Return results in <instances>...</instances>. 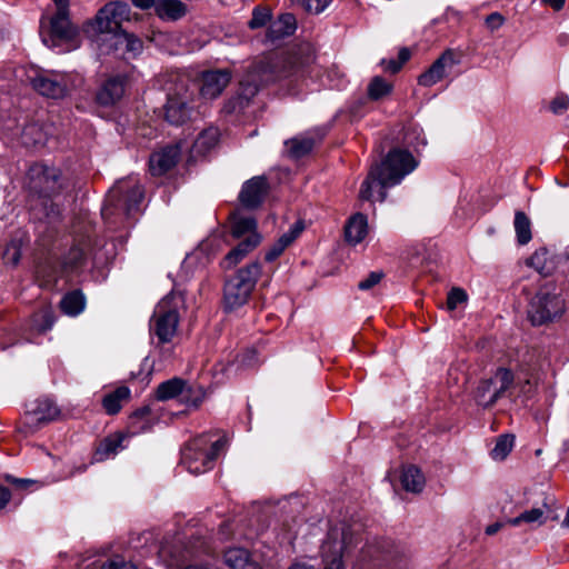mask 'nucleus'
<instances>
[{"label": "nucleus", "mask_w": 569, "mask_h": 569, "mask_svg": "<svg viewBox=\"0 0 569 569\" xmlns=\"http://www.w3.org/2000/svg\"><path fill=\"white\" fill-rule=\"evenodd\" d=\"M346 532H342V540H332L331 533L321 547L323 569H345L342 551L346 548Z\"/></svg>", "instance_id": "nucleus-22"}, {"label": "nucleus", "mask_w": 569, "mask_h": 569, "mask_svg": "<svg viewBox=\"0 0 569 569\" xmlns=\"http://www.w3.org/2000/svg\"><path fill=\"white\" fill-rule=\"evenodd\" d=\"M60 415V409L50 399L43 398L36 402L34 408L28 410L26 420L27 426L37 428L39 425L56 420Z\"/></svg>", "instance_id": "nucleus-21"}, {"label": "nucleus", "mask_w": 569, "mask_h": 569, "mask_svg": "<svg viewBox=\"0 0 569 569\" xmlns=\"http://www.w3.org/2000/svg\"><path fill=\"white\" fill-rule=\"evenodd\" d=\"M297 20L292 13H282L276 20L270 22L266 38L270 42H276L295 33Z\"/></svg>", "instance_id": "nucleus-24"}, {"label": "nucleus", "mask_w": 569, "mask_h": 569, "mask_svg": "<svg viewBox=\"0 0 569 569\" xmlns=\"http://www.w3.org/2000/svg\"><path fill=\"white\" fill-rule=\"evenodd\" d=\"M154 13L164 21H177L187 13V6L180 0H158Z\"/></svg>", "instance_id": "nucleus-29"}, {"label": "nucleus", "mask_w": 569, "mask_h": 569, "mask_svg": "<svg viewBox=\"0 0 569 569\" xmlns=\"http://www.w3.org/2000/svg\"><path fill=\"white\" fill-rule=\"evenodd\" d=\"M368 233V220L362 213H356L349 218L345 227L346 241L351 244L360 243Z\"/></svg>", "instance_id": "nucleus-27"}, {"label": "nucleus", "mask_w": 569, "mask_h": 569, "mask_svg": "<svg viewBox=\"0 0 569 569\" xmlns=\"http://www.w3.org/2000/svg\"><path fill=\"white\" fill-rule=\"evenodd\" d=\"M127 87L128 76H110L97 89L94 101L101 107H112L123 98Z\"/></svg>", "instance_id": "nucleus-16"}, {"label": "nucleus", "mask_w": 569, "mask_h": 569, "mask_svg": "<svg viewBox=\"0 0 569 569\" xmlns=\"http://www.w3.org/2000/svg\"><path fill=\"white\" fill-rule=\"evenodd\" d=\"M513 447V436L510 435H501L498 437L497 442L491 450V457L495 460L505 459L511 451Z\"/></svg>", "instance_id": "nucleus-43"}, {"label": "nucleus", "mask_w": 569, "mask_h": 569, "mask_svg": "<svg viewBox=\"0 0 569 569\" xmlns=\"http://www.w3.org/2000/svg\"><path fill=\"white\" fill-rule=\"evenodd\" d=\"M156 422L151 409L148 406L141 407L133 411L128 421V428L132 435L148 432Z\"/></svg>", "instance_id": "nucleus-28"}, {"label": "nucleus", "mask_w": 569, "mask_h": 569, "mask_svg": "<svg viewBox=\"0 0 569 569\" xmlns=\"http://www.w3.org/2000/svg\"><path fill=\"white\" fill-rule=\"evenodd\" d=\"M11 498V493L8 488L0 485V509L4 508Z\"/></svg>", "instance_id": "nucleus-56"}, {"label": "nucleus", "mask_w": 569, "mask_h": 569, "mask_svg": "<svg viewBox=\"0 0 569 569\" xmlns=\"http://www.w3.org/2000/svg\"><path fill=\"white\" fill-rule=\"evenodd\" d=\"M181 151L178 146H167L159 151L151 153L149 170L152 176H162L177 166Z\"/></svg>", "instance_id": "nucleus-19"}, {"label": "nucleus", "mask_w": 569, "mask_h": 569, "mask_svg": "<svg viewBox=\"0 0 569 569\" xmlns=\"http://www.w3.org/2000/svg\"><path fill=\"white\" fill-rule=\"evenodd\" d=\"M289 569H315V567L303 562H295L289 567Z\"/></svg>", "instance_id": "nucleus-62"}, {"label": "nucleus", "mask_w": 569, "mask_h": 569, "mask_svg": "<svg viewBox=\"0 0 569 569\" xmlns=\"http://www.w3.org/2000/svg\"><path fill=\"white\" fill-rule=\"evenodd\" d=\"M503 17L498 12L489 14L486 19L487 27L492 31L499 29L503 24Z\"/></svg>", "instance_id": "nucleus-52"}, {"label": "nucleus", "mask_w": 569, "mask_h": 569, "mask_svg": "<svg viewBox=\"0 0 569 569\" xmlns=\"http://www.w3.org/2000/svg\"><path fill=\"white\" fill-rule=\"evenodd\" d=\"M303 9L309 13L318 14L322 12L331 0H299Z\"/></svg>", "instance_id": "nucleus-49"}, {"label": "nucleus", "mask_w": 569, "mask_h": 569, "mask_svg": "<svg viewBox=\"0 0 569 569\" xmlns=\"http://www.w3.org/2000/svg\"><path fill=\"white\" fill-rule=\"evenodd\" d=\"M271 10L267 7H256L252 11V18L248 22L250 29L264 27L271 20Z\"/></svg>", "instance_id": "nucleus-46"}, {"label": "nucleus", "mask_w": 569, "mask_h": 569, "mask_svg": "<svg viewBox=\"0 0 569 569\" xmlns=\"http://www.w3.org/2000/svg\"><path fill=\"white\" fill-rule=\"evenodd\" d=\"M118 36L123 38V41L126 43V50L128 52H131L133 54L141 52L143 44H142V41L138 37H136L132 33H129L124 30L122 32H120V34H118Z\"/></svg>", "instance_id": "nucleus-47"}, {"label": "nucleus", "mask_w": 569, "mask_h": 569, "mask_svg": "<svg viewBox=\"0 0 569 569\" xmlns=\"http://www.w3.org/2000/svg\"><path fill=\"white\" fill-rule=\"evenodd\" d=\"M206 390L202 386L197 383H187L184 380V387L181 396V401L189 407L198 408L206 398Z\"/></svg>", "instance_id": "nucleus-38"}, {"label": "nucleus", "mask_w": 569, "mask_h": 569, "mask_svg": "<svg viewBox=\"0 0 569 569\" xmlns=\"http://www.w3.org/2000/svg\"><path fill=\"white\" fill-rule=\"evenodd\" d=\"M261 272V263L253 261L240 268L233 276L226 280L223 287V307L227 311L236 310L249 301Z\"/></svg>", "instance_id": "nucleus-7"}, {"label": "nucleus", "mask_w": 569, "mask_h": 569, "mask_svg": "<svg viewBox=\"0 0 569 569\" xmlns=\"http://www.w3.org/2000/svg\"><path fill=\"white\" fill-rule=\"evenodd\" d=\"M42 41L58 52L71 51L80 46L79 30L70 21L69 13L56 12L49 19V31L42 33Z\"/></svg>", "instance_id": "nucleus-9"}, {"label": "nucleus", "mask_w": 569, "mask_h": 569, "mask_svg": "<svg viewBox=\"0 0 569 569\" xmlns=\"http://www.w3.org/2000/svg\"><path fill=\"white\" fill-rule=\"evenodd\" d=\"M230 234L233 239L242 240L251 234H260L257 231V220L252 217L232 216L230 220Z\"/></svg>", "instance_id": "nucleus-30"}, {"label": "nucleus", "mask_w": 569, "mask_h": 569, "mask_svg": "<svg viewBox=\"0 0 569 569\" xmlns=\"http://www.w3.org/2000/svg\"><path fill=\"white\" fill-rule=\"evenodd\" d=\"M226 437L213 440L211 435L198 436L183 448L181 462L190 473H203L213 468L216 459L226 450Z\"/></svg>", "instance_id": "nucleus-5"}, {"label": "nucleus", "mask_w": 569, "mask_h": 569, "mask_svg": "<svg viewBox=\"0 0 569 569\" xmlns=\"http://www.w3.org/2000/svg\"><path fill=\"white\" fill-rule=\"evenodd\" d=\"M300 72L301 63L297 61L293 53L282 52L266 57L240 81L237 96L226 104L227 111L234 112L244 109L258 93L260 83L269 84L297 78Z\"/></svg>", "instance_id": "nucleus-1"}, {"label": "nucleus", "mask_w": 569, "mask_h": 569, "mask_svg": "<svg viewBox=\"0 0 569 569\" xmlns=\"http://www.w3.org/2000/svg\"><path fill=\"white\" fill-rule=\"evenodd\" d=\"M184 380L178 377L161 382L157 388V399L166 401L182 396Z\"/></svg>", "instance_id": "nucleus-37"}, {"label": "nucleus", "mask_w": 569, "mask_h": 569, "mask_svg": "<svg viewBox=\"0 0 569 569\" xmlns=\"http://www.w3.org/2000/svg\"><path fill=\"white\" fill-rule=\"evenodd\" d=\"M416 167L417 162L408 150L398 148L390 150L381 163L371 168L361 183L360 199L385 201L386 189L399 184Z\"/></svg>", "instance_id": "nucleus-2"}, {"label": "nucleus", "mask_w": 569, "mask_h": 569, "mask_svg": "<svg viewBox=\"0 0 569 569\" xmlns=\"http://www.w3.org/2000/svg\"><path fill=\"white\" fill-rule=\"evenodd\" d=\"M502 526H503V523H501V522L491 523L486 528V533L488 536H493L502 528Z\"/></svg>", "instance_id": "nucleus-61"}, {"label": "nucleus", "mask_w": 569, "mask_h": 569, "mask_svg": "<svg viewBox=\"0 0 569 569\" xmlns=\"http://www.w3.org/2000/svg\"><path fill=\"white\" fill-rule=\"evenodd\" d=\"M219 241H220V239L217 236H212L202 244V247L207 249L209 247L214 246Z\"/></svg>", "instance_id": "nucleus-63"}, {"label": "nucleus", "mask_w": 569, "mask_h": 569, "mask_svg": "<svg viewBox=\"0 0 569 569\" xmlns=\"http://www.w3.org/2000/svg\"><path fill=\"white\" fill-rule=\"evenodd\" d=\"M231 80V73L227 69L208 70L200 78L199 92L203 99H214L221 94Z\"/></svg>", "instance_id": "nucleus-18"}, {"label": "nucleus", "mask_w": 569, "mask_h": 569, "mask_svg": "<svg viewBox=\"0 0 569 569\" xmlns=\"http://www.w3.org/2000/svg\"><path fill=\"white\" fill-rule=\"evenodd\" d=\"M191 93L183 82L178 84L174 92H168L164 106V118L172 126H182L189 121L193 113Z\"/></svg>", "instance_id": "nucleus-13"}, {"label": "nucleus", "mask_w": 569, "mask_h": 569, "mask_svg": "<svg viewBox=\"0 0 569 569\" xmlns=\"http://www.w3.org/2000/svg\"><path fill=\"white\" fill-rule=\"evenodd\" d=\"M29 188L38 194L43 217L49 224H53L60 221L62 209L52 201V198L72 191L76 181L69 176H63L58 168L34 164L29 170Z\"/></svg>", "instance_id": "nucleus-3"}, {"label": "nucleus", "mask_w": 569, "mask_h": 569, "mask_svg": "<svg viewBox=\"0 0 569 569\" xmlns=\"http://www.w3.org/2000/svg\"><path fill=\"white\" fill-rule=\"evenodd\" d=\"M87 569H138L131 562H126L121 557H116L109 560H97L92 562Z\"/></svg>", "instance_id": "nucleus-45"}, {"label": "nucleus", "mask_w": 569, "mask_h": 569, "mask_svg": "<svg viewBox=\"0 0 569 569\" xmlns=\"http://www.w3.org/2000/svg\"><path fill=\"white\" fill-rule=\"evenodd\" d=\"M131 391L126 386H120L102 398V407L108 415H116L122 408V402L130 399Z\"/></svg>", "instance_id": "nucleus-33"}, {"label": "nucleus", "mask_w": 569, "mask_h": 569, "mask_svg": "<svg viewBox=\"0 0 569 569\" xmlns=\"http://www.w3.org/2000/svg\"><path fill=\"white\" fill-rule=\"evenodd\" d=\"M401 483L405 490L418 493L421 492L425 487V477L419 468L408 466L402 470Z\"/></svg>", "instance_id": "nucleus-34"}, {"label": "nucleus", "mask_w": 569, "mask_h": 569, "mask_svg": "<svg viewBox=\"0 0 569 569\" xmlns=\"http://www.w3.org/2000/svg\"><path fill=\"white\" fill-rule=\"evenodd\" d=\"M171 302V299H162L156 306L150 320V331L158 338L161 345L172 340L180 320L178 309Z\"/></svg>", "instance_id": "nucleus-11"}, {"label": "nucleus", "mask_w": 569, "mask_h": 569, "mask_svg": "<svg viewBox=\"0 0 569 569\" xmlns=\"http://www.w3.org/2000/svg\"><path fill=\"white\" fill-rule=\"evenodd\" d=\"M32 87L41 96L51 99H61L70 90V77L67 73L56 71L39 72L31 80Z\"/></svg>", "instance_id": "nucleus-14"}, {"label": "nucleus", "mask_w": 569, "mask_h": 569, "mask_svg": "<svg viewBox=\"0 0 569 569\" xmlns=\"http://www.w3.org/2000/svg\"><path fill=\"white\" fill-rule=\"evenodd\" d=\"M57 6V12L69 13L70 0H53Z\"/></svg>", "instance_id": "nucleus-58"}, {"label": "nucleus", "mask_w": 569, "mask_h": 569, "mask_svg": "<svg viewBox=\"0 0 569 569\" xmlns=\"http://www.w3.org/2000/svg\"><path fill=\"white\" fill-rule=\"evenodd\" d=\"M468 299L467 292L461 288H452L447 296L448 309L453 310Z\"/></svg>", "instance_id": "nucleus-48"}, {"label": "nucleus", "mask_w": 569, "mask_h": 569, "mask_svg": "<svg viewBox=\"0 0 569 569\" xmlns=\"http://www.w3.org/2000/svg\"><path fill=\"white\" fill-rule=\"evenodd\" d=\"M269 189L268 179L264 176H256L242 184L238 200L242 207L256 209L262 204Z\"/></svg>", "instance_id": "nucleus-17"}, {"label": "nucleus", "mask_w": 569, "mask_h": 569, "mask_svg": "<svg viewBox=\"0 0 569 569\" xmlns=\"http://www.w3.org/2000/svg\"><path fill=\"white\" fill-rule=\"evenodd\" d=\"M383 278L382 271H372L370 272L367 278L359 281L358 288L359 290L367 291L377 286L381 279Z\"/></svg>", "instance_id": "nucleus-50"}, {"label": "nucleus", "mask_w": 569, "mask_h": 569, "mask_svg": "<svg viewBox=\"0 0 569 569\" xmlns=\"http://www.w3.org/2000/svg\"><path fill=\"white\" fill-rule=\"evenodd\" d=\"M143 199V189L136 176L119 180L108 192L101 214L104 219L116 213L131 216Z\"/></svg>", "instance_id": "nucleus-6"}, {"label": "nucleus", "mask_w": 569, "mask_h": 569, "mask_svg": "<svg viewBox=\"0 0 569 569\" xmlns=\"http://www.w3.org/2000/svg\"><path fill=\"white\" fill-rule=\"evenodd\" d=\"M392 90V84L385 80L382 77H373L368 86V97L371 100H379L389 94Z\"/></svg>", "instance_id": "nucleus-41"}, {"label": "nucleus", "mask_w": 569, "mask_h": 569, "mask_svg": "<svg viewBox=\"0 0 569 569\" xmlns=\"http://www.w3.org/2000/svg\"><path fill=\"white\" fill-rule=\"evenodd\" d=\"M546 511L543 508H532L521 512L519 516L508 520L510 526L517 527L521 523H538L543 525L546 522Z\"/></svg>", "instance_id": "nucleus-39"}, {"label": "nucleus", "mask_w": 569, "mask_h": 569, "mask_svg": "<svg viewBox=\"0 0 569 569\" xmlns=\"http://www.w3.org/2000/svg\"><path fill=\"white\" fill-rule=\"evenodd\" d=\"M20 256L21 254L19 248L13 243L10 244L4 252L6 259L10 261L12 264H17L19 262Z\"/></svg>", "instance_id": "nucleus-53"}, {"label": "nucleus", "mask_w": 569, "mask_h": 569, "mask_svg": "<svg viewBox=\"0 0 569 569\" xmlns=\"http://www.w3.org/2000/svg\"><path fill=\"white\" fill-rule=\"evenodd\" d=\"M6 480L11 482V483H13V485H16L19 488H23L27 485L31 483V481L29 479H18V478H14L12 476H7Z\"/></svg>", "instance_id": "nucleus-57"}, {"label": "nucleus", "mask_w": 569, "mask_h": 569, "mask_svg": "<svg viewBox=\"0 0 569 569\" xmlns=\"http://www.w3.org/2000/svg\"><path fill=\"white\" fill-rule=\"evenodd\" d=\"M86 302L83 292L80 289H74L62 297L60 309L64 315L76 317L84 310Z\"/></svg>", "instance_id": "nucleus-32"}, {"label": "nucleus", "mask_w": 569, "mask_h": 569, "mask_svg": "<svg viewBox=\"0 0 569 569\" xmlns=\"http://www.w3.org/2000/svg\"><path fill=\"white\" fill-rule=\"evenodd\" d=\"M54 322V316L51 309H41L32 317V326L39 332L50 330Z\"/></svg>", "instance_id": "nucleus-44"}, {"label": "nucleus", "mask_w": 569, "mask_h": 569, "mask_svg": "<svg viewBox=\"0 0 569 569\" xmlns=\"http://www.w3.org/2000/svg\"><path fill=\"white\" fill-rule=\"evenodd\" d=\"M566 310L565 299L553 283L541 286L530 299L528 318L533 326H541L559 318Z\"/></svg>", "instance_id": "nucleus-8"}, {"label": "nucleus", "mask_w": 569, "mask_h": 569, "mask_svg": "<svg viewBox=\"0 0 569 569\" xmlns=\"http://www.w3.org/2000/svg\"><path fill=\"white\" fill-rule=\"evenodd\" d=\"M569 107V97L566 94L557 96L550 104V109L553 113L559 114L566 111Z\"/></svg>", "instance_id": "nucleus-51"}, {"label": "nucleus", "mask_w": 569, "mask_h": 569, "mask_svg": "<svg viewBox=\"0 0 569 569\" xmlns=\"http://www.w3.org/2000/svg\"><path fill=\"white\" fill-rule=\"evenodd\" d=\"M513 380L510 369L498 368L493 376L479 382L475 393L477 403L485 409L492 407L510 389Z\"/></svg>", "instance_id": "nucleus-10"}, {"label": "nucleus", "mask_w": 569, "mask_h": 569, "mask_svg": "<svg viewBox=\"0 0 569 569\" xmlns=\"http://www.w3.org/2000/svg\"><path fill=\"white\" fill-rule=\"evenodd\" d=\"M381 66L383 67L385 71H388L390 73H397L401 69V62H398L395 59L390 60H381Z\"/></svg>", "instance_id": "nucleus-54"}, {"label": "nucleus", "mask_w": 569, "mask_h": 569, "mask_svg": "<svg viewBox=\"0 0 569 569\" xmlns=\"http://www.w3.org/2000/svg\"><path fill=\"white\" fill-rule=\"evenodd\" d=\"M130 7L126 2H109L101 8L92 21L87 23V28L93 29L98 33L122 32L121 24L129 20Z\"/></svg>", "instance_id": "nucleus-12"}, {"label": "nucleus", "mask_w": 569, "mask_h": 569, "mask_svg": "<svg viewBox=\"0 0 569 569\" xmlns=\"http://www.w3.org/2000/svg\"><path fill=\"white\" fill-rule=\"evenodd\" d=\"M124 436L122 433H112L103 438L93 453L94 461H104L114 457L120 450L123 449Z\"/></svg>", "instance_id": "nucleus-26"}, {"label": "nucleus", "mask_w": 569, "mask_h": 569, "mask_svg": "<svg viewBox=\"0 0 569 569\" xmlns=\"http://www.w3.org/2000/svg\"><path fill=\"white\" fill-rule=\"evenodd\" d=\"M131 2L136 8L141 10H148L151 8L156 10L158 0H131Z\"/></svg>", "instance_id": "nucleus-55"}, {"label": "nucleus", "mask_w": 569, "mask_h": 569, "mask_svg": "<svg viewBox=\"0 0 569 569\" xmlns=\"http://www.w3.org/2000/svg\"><path fill=\"white\" fill-rule=\"evenodd\" d=\"M568 262L562 254H553L547 248L537 249L526 261L528 267L533 268L543 277L551 276L558 268L560 261Z\"/></svg>", "instance_id": "nucleus-20"}, {"label": "nucleus", "mask_w": 569, "mask_h": 569, "mask_svg": "<svg viewBox=\"0 0 569 569\" xmlns=\"http://www.w3.org/2000/svg\"><path fill=\"white\" fill-rule=\"evenodd\" d=\"M219 133L214 128H209L203 130L194 142V148L199 152H207L212 149L218 142Z\"/></svg>", "instance_id": "nucleus-42"}, {"label": "nucleus", "mask_w": 569, "mask_h": 569, "mask_svg": "<svg viewBox=\"0 0 569 569\" xmlns=\"http://www.w3.org/2000/svg\"><path fill=\"white\" fill-rule=\"evenodd\" d=\"M261 239L260 234H251V237L240 240L221 260V268L228 270L237 266L260 244Z\"/></svg>", "instance_id": "nucleus-23"}, {"label": "nucleus", "mask_w": 569, "mask_h": 569, "mask_svg": "<svg viewBox=\"0 0 569 569\" xmlns=\"http://www.w3.org/2000/svg\"><path fill=\"white\" fill-rule=\"evenodd\" d=\"M460 63V56L451 49H447L433 61V63L419 76L418 83L422 87H432L451 72L453 67Z\"/></svg>", "instance_id": "nucleus-15"}, {"label": "nucleus", "mask_w": 569, "mask_h": 569, "mask_svg": "<svg viewBox=\"0 0 569 569\" xmlns=\"http://www.w3.org/2000/svg\"><path fill=\"white\" fill-rule=\"evenodd\" d=\"M513 228L518 244L525 246L530 242L532 239L531 221L523 211L517 210L515 212Z\"/></svg>", "instance_id": "nucleus-36"}, {"label": "nucleus", "mask_w": 569, "mask_h": 569, "mask_svg": "<svg viewBox=\"0 0 569 569\" xmlns=\"http://www.w3.org/2000/svg\"><path fill=\"white\" fill-rule=\"evenodd\" d=\"M317 140L313 136L307 134L303 137L292 138L286 141L290 156L295 159H300L310 153Z\"/></svg>", "instance_id": "nucleus-35"}, {"label": "nucleus", "mask_w": 569, "mask_h": 569, "mask_svg": "<svg viewBox=\"0 0 569 569\" xmlns=\"http://www.w3.org/2000/svg\"><path fill=\"white\" fill-rule=\"evenodd\" d=\"M566 0H542L543 3L550 6L553 10L559 11L563 8Z\"/></svg>", "instance_id": "nucleus-60"}, {"label": "nucleus", "mask_w": 569, "mask_h": 569, "mask_svg": "<svg viewBox=\"0 0 569 569\" xmlns=\"http://www.w3.org/2000/svg\"><path fill=\"white\" fill-rule=\"evenodd\" d=\"M224 563L230 569H261L251 561L250 553L243 548H229L223 556Z\"/></svg>", "instance_id": "nucleus-31"}, {"label": "nucleus", "mask_w": 569, "mask_h": 569, "mask_svg": "<svg viewBox=\"0 0 569 569\" xmlns=\"http://www.w3.org/2000/svg\"><path fill=\"white\" fill-rule=\"evenodd\" d=\"M303 226L301 222H296L290 227L289 231L283 233L266 252L264 259L272 262L278 259L282 252L299 237L302 232Z\"/></svg>", "instance_id": "nucleus-25"}, {"label": "nucleus", "mask_w": 569, "mask_h": 569, "mask_svg": "<svg viewBox=\"0 0 569 569\" xmlns=\"http://www.w3.org/2000/svg\"><path fill=\"white\" fill-rule=\"evenodd\" d=\"M96 259V246L91 236H80L57 259H49L37 267V274L44 284L56 283L59 278L69 279L80 274L90 260Z\"/></svg>", "instance_id": "nucleus-4"}, {"label": "nucleus", "mask_w": 569, "mask_h": 569, "mask_svg": "<svg viewBox=\"0 0 569 569\" xmlns=\"http://www.w3.org/2000/svg\"><path fill=\"white\" fill-rule=\"evenodd\" d=\"M559 42H560V43H565V42H566V36H561V37H559Z\"/></svg>", "instance_id": "nucleus-64"}, {"label": "nucleus", "mask_w": 569, "mask_h": 569, "mask_svg": "<svg viewBox=\"0 0 569 569\" xmlns=\"http://www.w3.org/2000/svg\"><path fill=\"white\" fill-rule=\"evenodd\" d=\"M410 51L407 48L400 49L398 53V62H401V67L410 59Z\"/></svg>", "instance_id": "nucleus-59"}, {"label": "nucleus", "mask_w": 569, "mask_h": 569, "mask_svg": "<svg viewBox=\"0 0 569 569\" xmlns=\"http://www.w3.org/2000/svg\"><path fill=\"white\" fill-rule=\"evenodd\" d=\"M21 140L26 147H38L44 144L46 138L38 123H29L22 129Z\"/></svg>", "instance_id": "nucleus-40"}]
</instances>
